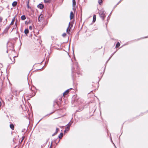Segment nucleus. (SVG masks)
Masks as SVG:
<instances>
[{
  "label": "nucleus",
  "mask_w": 148,
  "mask_h": 148,
  "mask_svg": "<svg viewBox=\"0 0 148 148\" xmlns=\"http://www.w3.org/2000/svg\"><path fill=\"white\" fill-rule=\"evenodd\" d=\"M98 2L100 5H101L102 3V0H98Z\"/></svg>",
  "instance_id": "20"
},
{
  "label": "nucleus",
  "mask_w": 148,
  "mask_h": 148,
  "mask_svg": "<svg viewBox=\"0 0 148 148\" xmlns=\"http://www.w3.org/2000/svg\"><path fill=\"white\" fill-rule=\"evenodd\" d=\"M52 143H51V144L50 146V147L49 148H52Z\"/></svg>",
  "instance_id": "27"
},
{
  "label": "nucleus",
  "mask_w": 148,
  "mask_h": 148,
  "mask_svg": "<svg viewBox=\"0 0 148 148\" xmlns=\"http://www.w3.org/2000/svg\"><path fill=\"white\" fill-rule=\"evenodd\" d=\"M3 19V18L1 16H0V23L2 22Z\"/></svg>",
  "instance_id": "21"
},
{
  "label": "nucleus",
  "mask_w": 148,
  "mask_h": 148,
  "mask_svg": "<svg viewBox=\"0 0 148 148\" xmlns=\"http://www.w3.org/2000/svg\"><path fill=\"white\" fill-rule=\"evenodd\" d=\"M66 34L65 33H64L62 34V36L64 37H65L66 36Z\"/></svg>",
  "instance_id": "23"
},
{
  "label": "nucleus",
  "mask_w": 148,
  "mask_h": 148,
  "mask_svg": "<svg viewBox=\"0 0 148 148\" xmlns=\"http://www.w3.org/2000/svg\"><path fill=\"white\" fill-rule=\"evenodd\" d=\"M74 17V14L72 12H71L70 14V18L71 19H72Z\"/></svg>",
  "instance_id": "9"
},
{
  "label": "nucleus",
  "mask_w": 148,
  "mask_h": 148,
  "mask_svg": "<svg viewBox=\"0 0 148 148\" xmlns=\"http://www.w3.org/2000/svg\"><path fill=\"white\" fill-rule=\"evenodd\" d=\"M11 49H10L9 47H8L7 51L9 53V56L10 57V59L11 60V58H12L13 59V61L12 62V63H14L15 62V60L14 58L15 57V51L13 50L14 46L12 45L11 47Z\"/></svg>",
  "instance_id": "1"
},
{
  "label": "nucleus",
  "mask_w": 148,
  "mask_h": 148,
  "mask_svg": "<svg viewBox=\"0 0 148 148\" xmlns=\"http://www.w3.org/2000/svg\"><path fill=\"white\" fill-rule=\"evenodd\" d=\"M55 104H56V105H57V102H55Z\"/></svg>",
  "instance_id": "29"
},
{
  "label": "nucleus",
  "mask_w": 148,
  "mask_h": 148,
  "mask_svg": "<svg viewBox=\"0 0 148 148\" xmlns=\"http://www.w3.org/2000/svg\"><path fill=\"white\" fill-rule=\"evenodd\" d=\"M44 7V5L42 4H40L38 5V7L41 9H42Z\"/></svg>",
  "instance_id": "8"
},
{
  "label": "nucleus",
  "mask_w": 148,
  "mask_h": 148,
  "mask_svg": "<svg viewBox=\"0 0 148 148\" xmlns=\"http://www.w3.org/2000/svg\"><path fill=\"white\" fill-rule=\"evenodd\" d=\"M121 1H122V0H120V2Z\"/></svg>",
  "instance_id": "33"
},
{
  "label": "nucleus",
  "mask_w": 148,
  "mask_h": 148,
  "mask_svg": "<svg viewBox=\"0 0 148 148\" xmlns=\"http://www.w3.org/2000/svg\"><path fill=\"white\" fill-rule=\"evenodd\" d=\"M21 19L22 20H24L26 19L25 16V15H22L21 16Z\"/></svg>",
  "instance_id": "18"
},
{
  "label": "nucleus",
  "mask_w": 148,
  "mask_h": 148,
  "mask_svg": "<svg viewBox=\"0 0 148 148\" xmlns=\"http://www.w3.org/2000/svg\"><path fill=\"white\" fill-rule=\"evenodd\" d=\"M71 88H70V89H68L67 90H66V91L63 93V96L64 97H65V96L66 95H67L69 92V90L71 89Z\"/></svg>",
  "instance_id": "5"
},
{
  "label": "nucleus",
  "mask_w": 148,
  "mask_h": 148,
  "mask_svg": "<svg viewBox=\"0 0 148 148\" xmlns=\"http://www.w3.org/2000/svg\"><path fill=\"white\" fill-rule=\"evenodd\" d=\"M63 136V133H61L58 136V137L59 138L61 139L62 138Z\"/></svg>",
  "instance_id": "15"
},
{
  "label": "nucleus",
  "mask_w": 148,
  "mask_h": 148,
  "mask_svg": "<svg viewBox=\"0 0 148 148\" xmlns=\"http://www.w3.org/2000/svg\"><path fill=\"white\" fill-rule=\"evenodd\" d=\"M29 29L30 30H32V26H30L29 27Z\"/></svg>",
  "instance_id": "25"
},
{
  "label": "nucleus",
  "mask_w": 148,
  "mask_h": 148,
  "mask_svg": "<svg viewBox=\"0 0 148 148\" xmlns=\"http://www.w3.org/2000/svg\"><path fill=\"white\" fill-rule=\"evenodd\" d=\"M96 15H94L93 16V22H95L96 21Z\"/></svg>",
  "instance_id": "14"
},
{
  "label": "nucleus",
  "mask_w": 148,
  "mask_h": 148,
  "mask_svg": "<svg viewBox=\"0 0 148 148\" xmlns=\"http://www.w3.org/2000/svg\"><path fill=\"white\" fill-rule=\"evenodd\" d=\"M120 44L119 43V42H118L116 45V48H117L119 47L120 46Z\"/></svg>",
  "instance_id": "16"
},
{
  "label": "nucleus",
  "mask_w": 148,
  "mask_h": 148,
  "mask_svg": "<svg viewBox=\"0 0 148 148\" xmlns=\"http://www.w3.org/2000/svg\"><path fill=\"white\" fill-rule=\"evenodd\" d=\"M70 23H69V26L66 29V32L67 34H70L71 31H70V29L71 28V27L70 28Z\"/></svg>",
  "instance_id": "6"
},
{
  "label": "nucleus",
  "mask_w": 148,
  "mask_h": 148,
  "mask_svg": "<svg viewBox=\"0 0 148 148\" xmlns=\"http://www.w3.org/2000/svg\"><path fill=\"white\" fill-rule=\"evenodd\" d=\"M44 20L43 15L42 14L40 15L38 18V21L39 22H41Z\"/></svg>",
  "instance_id": "4"
},
{
  "label": "nucleus",
  "mask_w": 148,
  "mask_h": 148,
  "mask_svg": "<svg viewBox=\"0 0 148 148\" xmlns=\"http://www.w3.org/2000/svg\"><path fill=\"white\" fill-rule=\"evenodd\" d=\"M73 7H75L76 6L75 0H73Z\"/></svg>",
  "instance_id": "13"
},
{
  "label": "nucleus",
  "mask_w": 148,
  "mask_h": 148,
  "mask_svg": "<svg viewBox=\"0 0 148 148\" xmlns=\"http://www.w3.org/2000/svg\"><path fill=\"white\" fill-rule=\"evenodd\" d=\"M59 131V129L57 128H56V132L53 134L52 135V136H54Z\"/></svg>",
  "instance_id": "11"
},
{
  "label": "nucleus",
  "mask_w": 148,
  "mask_h": 148,
  "mask_svg": "<svg viewBox=\"0 0 148 148\" xmlns=\"http://www.w3.org/2000/svg\"><path fill=\"white\" fill-rule=\"evenodd\" d=\"M22 140L21 141V143L23 141V139H24V137H22Z\"/></svg>",
  "instance_id": "26"
},
{
  "label": "nucleus",
  "mask_w": 148,
  "mask_h": 148,
  "mask_svg": "<svg viewBox=\"0 0 148 148\" xmlns=\"http://www.w3.org/2000/svg\"><path fill=\"white\" fill-rule=\"evenodd\" d=\"M51 1V0H44V2L45 3H49Z\"/></svg>",
  "instance_id": "17"
},
{
  "label": "nucleus",
  "mask_w": 148,
  "mask_h": 148,
  "mask_svg": "<svg viewBox=\"0 0 148 148\" xmlns=\"http://www.w3.org/2000/svg\"><path fill=\"white\" fill-rule=\"evenodd\" d=\"M121 1H122V0H120V2Z\"/></svg>",
  "instance_id": "32"
},
{
  "label": "nucleus",
  "mask_w": 148,
  "mask_h": 148,
  "mask_svg": "<svg viewBox=\"0 0 148 148\" xmlns=\"http://www.w3.org/2000/svg\"><path fill=\"white\" fill-rule=\"evenodd\" d=\"M17 21L15 23V25L16 26H17Z\"/></svg>",
  "instance_id": "28"
},
{
  "label": "nucleus",
  "mask_w": 148,
  "mask_h": 148,
  "mask_svg": "<svg viewBox=\"0 0 148 148\" xmlns=\"http://www.w3.org/2000/svg\"><path fill=\"white\" fill-rule=\"evenodd\" d=\"M25 33L27 34L29 33V30L28 29H25L24 31Z\"/></svg>",
  "instance_id": "19"
},
{
  "label": "nucleus",
  "mask_w": 148,
  "mask_h": 148,
  "mask_svg": "<svg viewBox=\"0 0 148 148\" xmlns=\"http://www.w3.org/2000/svg\"><path fill=\"white\" fill-rule=\"evenodd\" d=\"M121 1H122V0H120V2Z\"/></svg>",
  "instance_id": "31"
},
{
  "label": "nucleus",
  "mask_w": 148,
  "mask_h": 148,
  "mask_svg": "<svg viewBox=\"0 0 148 148\" xmlns=\"http://www.w3.org/2000/svg\"><path fill=\"white\" fill-rule=\"evenodd\" d=\"M17 3L16 1H14L12 3V6L13 7H14L16 6L17 4Z\"/></svg>",
  "instance_id": "12"
},
{
  "label": "nucleus",
  "mask_w": 148,
  "mask_h": 148,
  "mask_svg": "<svg viewBox=\"0 0 148 148\" xmlns=\"http://www.w3.org/2000/svg\"><path fill=\"white\" fill-rule=\"evenodd\" d=\"M15 16L12 19V21L10 24V25H12L14 23L15 20Z\"/></svg>",
  "instance_id": "10"
},
{
  "label": "nucleus",
  "mask_w": 148,
  "mask_h": 148,
  "mask_svg": "<svg viewBox=\"0 0 148 148\" xmlns=\"http://www.w3.org/2000/svg\"><path fill=\"white\" fill-rule=\"evenodd\" d=\"M10 128L12 130H14V125L12 123H11L10 124Z\"/></svg>",
  "instance_id": "7"
},
{
  "label": "nucleus",
  "mask_w": 148,
  "mask_h": 148,
  "mask_svg": "<svg viewBox=\"0 0 148 148\" xmlns=\"http://www.w3.org/2000/svg\"><path fill=\"white\" fill-rule=\"evenodd\" d=\"M71 125V124L70 123H69L67 125L66 127L65 128V129L64 130V132H68L69 130Z\"/></svg>",
  "instance_id": "3"
},
{
  "label": "nucleus",
  "mask_w": 148,
  "mask_h": 148,
  "mask_svg": "<svg viewBox=\"0 0 148 148\" xmlns=\"http://www.w3.org/2000/svg\"><path fill=\"white\" fill-rule=\"evenodd\" d=\"M147 38V37H145V38Z\"/></svg>",
  "instance_id": "30"
},
{
  "label": "nucleus",
  "mask_w": 148,
  "mask_h": 148,
  "mask_svg": "<svg viewBox=\"0 0 148 148\" xmlns=\"http://www.w3.org/2000/svg\"><path fill=\"white\" fill-rule=\"evenodd\" d=\"M9 27H7L6 28V30H7L6 32H5L6 33H7V31H8V30L9 29Z\"/></svg>",
  "instance_id": "24"
},
{
  "label": "nucleus",
  "mask_w": 148,
  "mask_h": 148,
  "mask_svg": "<svg viewBox=\"0 0 148 148\" xmlns=\"http://www.w3.org/2000/svg\"><path fill=\"white\" fill-rule=\"evenodd\" d=\"M27 7L28 8H30V9H31V7H30L29 5V2H28V3H27Z\"/></svg>",
  "instance_id": "22"
},
{
  "label": "nucleus",
  "mask_w": 148,
  "mask_h": 148,
  "mask_svg": "<svg viewBox=\"0 0 148 148\" xmlns=\"http://www.w3.org/2000/svg\"><path fill=\"white\" fill-rule=\"evenodd\" d=\"M99 14L102 19L104 20L106 16L104 12L102 11H100L99 12Z\"/></svg>",
  "instance_id": "2"
}]
</instances>
